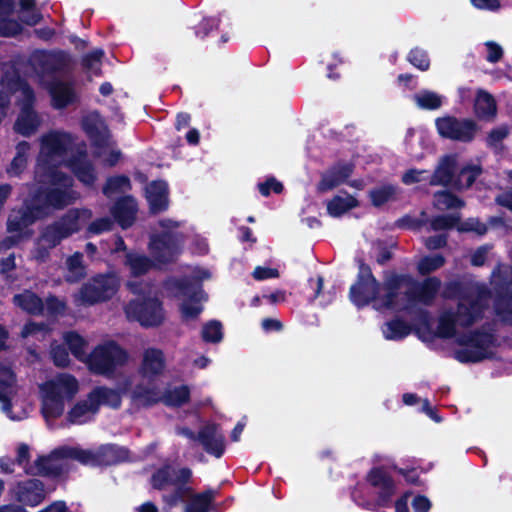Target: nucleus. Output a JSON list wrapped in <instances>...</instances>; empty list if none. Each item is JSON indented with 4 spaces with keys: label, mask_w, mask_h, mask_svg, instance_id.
Segmentation results:
<instances>
[{
    "label": "nucleus",
    "mask_w": 512,
    "mask_h": 512,
    "mask_svg": "<svg viewBox=\"0 0 512 512\" xmlns=\"http://www.w3.org/2000/svg\"><path fill=\"white\" fill-rule=\"evenodd\" d=\"M457 161L453 155H445L441 158L428 183L431 186H449L454 183L456 177Z\"/></svg>",
    "instance_id": "27"
},
{
    "label": "nucleus",
    "mask_w": 512,
    "mask_h": 512,
    "mask_svg": "<svg viewBox=\"0 0 512 512\" xmlns=\"http://www.w3.org/2000/svg\"><path fill=\"white\" fill-rule=\"evenodd\" d=\"M88 413H98V409L95 406V402L90 392L87 394L86 399L80 400L74 404V406L68 411L66 418L71 424H84L87 422L85 416Z\"/></svg>",
    "instance_id": "37"
},
{
    "label": "nucleus",
    "mask_w": 512,
    "mask_h": 512,
    "mask_svg": "<svg viewBox=\"0 0 512 512\" xmlns=\"http://www.w3.org/2000/svg\"><path fill=\"white\" fill-rule=\"evenodd\" d=\"M454 314L458 325L463 328H469L482 318L483 309L478 299H472L468 304L460 301Z\"/></svg>",
    "instance_id": "29"
},
{
    "label": "nucleus",
    "mask_w": 512,
    "mask_h": 512,
    "mask_svg": "<svg viewBox=\"0 0 512 512\" xmlns=\"http://www.w3.org/2000/svg\"><path fill=\"white\" fill-rule=\"evenodd\" d=\"M164 288L175 297H184L180 311L184 319H195L203 311L202 301L207 300L202 283L196 279L184 277H170L164 282Z\"/></svg>",
    "instance_id": "5"
},
{
    "label": "nucleus",
    "mask_w": 512,
    "mask_h": 512,
    "mask_svg": "<svg viewBox=\"0 0 512 512\" xmlns=\"http://www.w3.org/2000/svg\"><path fill=\"white\" fill-rule=\"evenodd\" d=\"M70 62L69 54L65 51L44 52L39 64L42 70L48 74H54L65 70Z\"/></svg>",
    "instance_id": "35"
},
{
    "label": "nucleus",
    "mask_w": 512,
    "mask_h": 512,
    "mask_svg": "<svg viewBox=\"0 0 512 512\" xmlns=\"http://www.w3.org/2000/svg\"><path fill=\"white\" fill-rule=\"evenodd\" d=\"M166 367L164 352L159 348L149 347L144 350L139 373L148 379L160 376Z\"/></svg>",
    "instance_id": "24"
},
{
    "label": "nucleus",
    "mask_w": 512,
    "mask_h": 512,
    "mask_svg": "<svg viewBox=\"0 0 512 512\" xmlns=\"http://www.w3.org/2000/svg\"><path fill=\"white\" fill-rule=\"evenodd\" d=\"M358 273L349 289V300L358 309L373 304L376 309L403 312L408 305L403 304L401 289L404 283L413 281L409 274L386 270L380 282L371 267L363 259L357 260Z\"/></svg>",
    "instance_id": "1"
},
{
    "label": "nucleus",
    "mask_w": 512,
    "mask_h": 512,
    "mask_svg": "<svg viewBox=\"0 0 512 512\" xmlns=\"http://www.w3.org/2000/svg\"><path fill=\"white\" fill-rule=\"evenodd\" d=\"M129 355L116 341L96 346L87 356L89 370L96 375L111 376L115 370L126 364Z\"/></svg>",
    "instance_id": "7"
},
{
    "label": "nucleus",
    "mask_w": 512,
    "mask_h": 512,
    "mask_svg": "<svg viewBox=\"0 0 512 512\" xmlns=\"http://www.w3.org/2000/svg\"><path fill=\"white\" fill-rule=\"evenodd\" d=\"M52 224H114L108 217L92 220V212L86 208L69 209L60 221Z\"/></svg>",
    "instance_id": "34"
},
{
    "label": "nucleus",
    "mask_w": 512,
    "mask_h": 512,
    "mask_svg": "<svg viewBox=\"0 0 512 512\" xmlns=\"http://www.w3.org/2000/svg\"><path fill=\"white\" fill-rule=\"evenodd\" d=\"M81 226H45L42 230L38 241L40 244L46 245L53 249L61 243V241L73 233L79 232Z\"/></svg>",
    "instance_id": "30"
},
{
    "label": "nucleus",
    "mask_w": 512,
    "mask_h": 512,
    "mask_svg": "<svg viewBox=\"0 0 512 512\" xmlns=\"http://www.w3.org/2000/svg\"><path fill=\"white\" fill-rule=\"evenodd\" d=\"M46 307L47 313L51 316L63 315L67 306L66 303L60 300L55 295H49L44 303V308Z\"/></svg>",
    "instance_id": "63"
},
{
    "label": "nucleus",
    "mask_w": 512,
    "mask_h": 512,
    "mask_svg": "<svg viewBox=\"0 0 512 512\" xmlns=\"http://www.w3.org/2000/svg\"><path fill=\"white\" fill-rule=\"evenodd\" d=\"M357 206L358 201L352 195L347 194L346 197L336 195L327 203V211L329 215L339 217Z\"/></svg>",
    "instance_id": "44"
},
{
    "label": "nucleus",
    "mask_w": 512,
    "mask_h": 512,
    "mask_svg": "<svg viewBox=\"0 0 512 512\" xmlns=\"http://www.w3.org/2000/svg\"><path fill=\"white\" fill-rule=\"evenodd\" d=\"M434 205L439 210H451V212L436 216L428 224H481L478 220L473 222V219L462 222V216L458 210L465 206V202L451 191L444 190L436 192L434 194ZM394 224L427 223L422 220L411 219L409 216H404L396 220Z\"/></svg>",
    "instance_id": "8"
},
{
    "label": "nucleus",
    "mask_w": 512,
    "mask_h": 512,
    "mask_svg": "<svg viewBox=\"0 0 512 512\" xmlns=\"http://www.w3.org/2000/svg\"><path fill=\"white\" fill-rule=\"evenodd\" d=\"M16 84L21 91V109L34 110L36 101L35 92L29 83L21 78H17Z\"/></svg>",
    "instance_id": "58"
},
{
    "label": "nucleus",
    "mask_w": 512,
    "mask_h": 512,
    "mask_svg": "<svg viewBox=\"0 0 512 512\" xmlns=\"http://www.w3.org/2000/svg\"><path fill=\"white\" fill-rule=\"evenodd\" d=\"M197 441L210 455L220 458L225 452V436L216 423L202 426L197 433Z\"/></svg>",
    "instance_id": "18"
},
{
    "label": "nucleus",
    "mask_w": 512,
    "mask_h": 512,
    "mask_svg": "<svg viewBox=\"0 0 512 512\" xmlns=\"http://www.w3.org/2000/svg\"><path fill=\"white\" fill-rule=\"evenodd\" d=\"M419 317L422 327L417 328L416 333L423 341H430L436 337L440 339H452L456 337V326L458 322L455 318L454 310L447 309L439 315L436 331L432 330L428 311L422 310Z\"/></svg>",
    "instance_id": "12"
},
{
    "label": "nucleus",
    "mask_w": 512,
    "mask_h": 512,
    "mask_svg": "<svg viewBox=\"0 0 512 512\" xmlns=\"http://www.w3.org/2000/svg\"><path fill=\"white\" fill-rule=\"evenodd\" d=\"M120 288V279L115 273L97 274L84 283L79 290L82 304L92 306L111 300Z\"/></svg>",
    "instance_id": "9"
},
{
    "label": "nucleus",
    "mask_w": 512,
    "mask_h": 512,
    "mask_svg": "<svg viewBox=\"0 0 512 512\" xmlns=\"http://www.w3.org/2000/svg\"><path fill=\"white\" fill-rule=\"evenodd\" d=\"M137 212V202L131 195L118 198L110 210L116 224H134Z\"/></svg>",
    "instance_id": "26"
},
{
    "label": "nucleus",
    "mask_w": 512,
    "mask_h": 512,
    "mask_svg": "<svg viewBox=\"0 0 512 512\" xmlns=\"http://www.w3.org/2000/svg\"><path fill=\"white\" fill-rule=\"evenodd\" d=\"M68 275L66 281L70 283L79 282L86 276V268L83 265V254L75 252L67 258Z\"/></svg>",
    "instance_id": "47"
},
{
    "label": "nucleus",
    "mask_w": 512,
    "mask_h": 512,
    "mask_svg": "<svg viewBox=\"0 0 512 512\" xmlns=\"http://www.w3.org/2000/svg\"><path fill=\"white\" fill-rule=\"evenodd\" d=\"M493 288L495 291L494 309L503 323L512 324V289L508 275H502L500 268L493 270Z\"/></svg>",
    "instance_id": "14"
},
{
    "label": "nucleus",
    "mask_w": 512,
    "mask_h": 512,
    "mask_svg": "<svg viewBox=\"0 0 512 512\" xmlns=\"http://www.w3.org/2000/svg\"><path fill=\"white\" fill-rule=\"evenodd\" d=\"M97 409L101 405H107L113 409H119L122 404V397L118 390L106 386H96L90 391Z\"/></svg>",
    "instance_id": "36"
},
{
    "label": "nucleus",
    "mask_w": 512,
    "mask_h": 512,
    "mask_svg": "<svg viewBox=\"0 0 512 512\" xmlns=\"http://www.w3.org/2000/svg\"><path fill=\"white\" fill-rule=\"evenodd\" d=\"M413 100L422 110H437L442 106L441 96L430 90H422L414 94Z\"/></svg>",
    "instance_id": "51"
},
{
    "label": "nucleus",
    "mask_w": 512,
    "mask_h": 512,
    "mask_svg": "<svg viewBox=\"0 0 512 512\" xmlns=\"http://www.w3.org/2000/svg\"><path fill=\"white\" fill-rule=\"evenodd\" d=\"M131 189L130 178L126 175H115L107 178L102 193L110 197L113 194Z\"/></svg>",
    "instance_id": "52"
},
{
    "label": "nucleus",
    "mask_w": 512,
    "mask_h": 512,
    "mask_svg": "<svg viewBox=\"0 0 512 512\" xmlns=\"http://www.w3.org/2000/svg\"><path fill=\"white\" fill-rule=\"evenodd\" d=\"M72 144L69 133L52 131L41 140V153L47 157H63Z\"/></svg>",
    "instance_id": "22"
},
{
    "label": "nucleus",
    "mask_w": 512,
    "mask_h": 512,
    "mask_svg": "<svg viewBox=\"0 0 512 512\" xmlns=\"http://www.w3.org/2000/svg\"><path fill=\"white\" fill-rule=\"evenodd\" d=\"M64 340L68 347L67 350L71 352L77 360L83 361L87 359L85 351L87 342L80 334L76 331L66 332Z\"/></svg>",
    "instance_id": "46"
},
{
    "label": "nucleus",
    "mask_w": 512,
    "mask_h": 512,
    "mask_svg": "<svg viewBox=\"0 0 512 512\" xmlns=\"http://www.w3.org/2000/svg\"><path fill=\"white\" fill-rule=\"evenodd\" d=\"M435 126L442 138L462 143L472 142L480 129L477 122L471 118H457L451 115L438 117Z\"/></svg>",
    "instance_id": "11"
},
{
    "label": "nucleus",
    "mask_w": 512,
    "mask_h": 512,
    "mask_svg": "<svg viewBox=\"0 0 512 512\" xmlns=\"http://www.w3.org/2000/svg\"><path fill=\"white\" fill-rule=\"evenodd\" d=\"M162 395V403L167 407L179 408L188 404L191 400L190 388L182 384L173 389H165Z\"/></svg>",
    "instance_id": "41"
},
{
    "label": "nucleus",
    "mask_w": 512,
    "mask_h": 512,
    "mask_svg": "<svg viewBox=\"0 0 512 512\" xmlns=\"http://www.w3.org/2000/svg\"><path fill=\"white\" fill-rule=\"evenodd\" d=\"M201 336L204 342L219 343L223 339V326L218 320H210L203 325Z\"/></svg>",
    "instance_id": "55"
},
{
    "label": "nucleus",
    "mask_w": 512,
    "mask_h": 512,
    "mask_svg": "<svg viewBox=\"0 0 512 512\" xmlns=\"http://www.w3.org/2000/svg\"><path fill=\"white\" fill-rule=\"evenodd\" d=\"M473 111L479 120H493L497 115L495 98L487 91L479 89L474 100Z\"/></svg>",
    "instance_id": "31"
},
{
    "label": "nucleus",
    "mask_w": 512,
    "mask_h": 512,
    "mask_svg": "<svg viewBox=\"0 0 512 512\" xmlns=\"http://www.w3.org/2000/svg\"><path fill=\"white\" fill-rule=\"evenodd\" d=\"M84 130L94 147L104 148L107 145V136L96 124L85 123Z\"/></svg>",
    "instance_id": "60"
},
{
    "label": "nucleus",
    "mask_w": 512,
    "mask_h": 512,
    "mask_svg": "<svg viewBox=\"0 0 512 512\" xmlns=\"http://www.w3.org/2000/svg\"><path fill=\"white\" fill-rule=\"evenodd\" d=\"M184 245L183 234L167 230L151 234L148 249L156 263L167 265L177 261L183 253Z\"/></svg>",
    "instance_id": "10"
},
{
    "label": "nucleus",
    "mask_w": 512,
    "mask_h": 512,
    "mask_svg": "<svg viewBox=\"0 0 512 512\" xmlns=\"http://www.w3.org/2000/svg\"><path fill=\"white\" fill-rule=\"evenodd\" d=\"M406 60L418 70L425 72L430 68V58L426 50L420 47L412 48L407 56Z\"/></svg>",
    "instance_id": "56"
},
{
    "label": "nucleus",
    "mask_w": 512,
    "mask_h": 512,
    "mask_svg": "<svg viewBox=\"0 0 512 512\" xmlns=\"http://www.w3.org/2000/svg\"><path fill=\"white\" fill-rule=\"evenodd\" d=\"M13 304L29 315L40 316L44 313L43 300L35 292L28 289L15 294Z\"/></svg>",
    "instance_id": "33"
},
{
    "label": "nucleus",
    "mask_w": 512,
    "mask_h": 512,
    "mask_svg": "<svg viewBox=\"0 0 512 512\" xmlns=\"http://www.w3.org/2000/svg\"><path fill=\"white\" fill-rule=\"evenodd\" d=\"M43 400L41 413L45 419L59 418L65 408V398L72 400L79 390L75 376L61 373L54 380L42 384Z\"/></svg>",
    "instance_id": "3"
},
{
    "label": "nucleus",
    "mask_w": 512,
    "mask_h": 512,
    "mask_svg": "<svg viewBox=\"0 0 512 512\" xmlns=\"http://www.w3.org/2000/svg\"><path fill=\"white\" fill-rule=\"evenodd\" d=\"M258 191L264 196L268 197L271 192L275 194H280L284 190L283 184L278 181L274 176L268 177L264 182L258 183Z\"/></svg>",
    "instance_id": "62"
},
{
    "label": "nucleus",
    "mask_w": 512,
    "mask_h": 512,
    "mask_svg": "<svg viewBox=\"0 0 512 512\" xmlns=\"http://www.w3.org/2000/svg\"><path fill=\"white\" fill-rule=\"evenodd\" d=\"M53 454V450L47 456H38L34 461V466L27 468L25 471L29 475H39L44 477L58 478L63 474V467L55 464L53 460H62Z\"/></svg>",
    "instance_id": "28"
},
{
    "label": "nucleus",
    "mask_w": 512,
    "mask_h": 512,
    "mask_svg": "<svg viewBox=\"0 0 512 512\" xmlns=\"http://www.w3.org/2000/svg\"><path fill=\"white\" fill-rule=\"evenodd\" d=\"M48 214V207L36 200L24 201L19 209L12 210L6 224H33Z\"/></svg>",
    "instance_id": "20"
},
{
    "label": "nucleus",
    "mask_w": 512,
    "mask_h": 512,
    "mask_svg": "<svg viewBox=\"0 0 512 512\" xmlns=\"http://www.w3.org/2000/svg\"><path fill=\"white\" fill-rule=\"evenodd\" d=\"M15 382V374L13 370L2 363H0V402L5 409L12 407L9 391Z\"/></svg>",
    "instance_id": "43"
},
{
    "label": "nucleus",
    "mask_w": 512,
    "mask_h": 512,
    "mask_svg": "<svg viewBox=\"0 0 512 512\" xmlns=\"http://www.w3.org/2000/svg\"><path fill=\"white\" fill-rule=\"evenodd\" d=\"M155 260L143 254L129 252L125 256V265L129 267L133 277H140L147 274L154 268Z\"/></svg>",
    "instance_id": "40"
},
{
    "label": "nucleus",
    "mask_w": 512,
    "mask_h": 512,
    "mask_svg": "<svg viewBox=\"0 0 512 512\" xmlns=\"http://www.w3.org/2000/svg\"><path fill=\"white\" fill-rule=\"evenodd\" d=\"M214 497V491L211 489L195 494L186 505L184 512H209Z\"/></svg>",
    "instance_id": "48"
},
{
    "label": "nucleus",
    "mask_w": 512,
    "mask_h": 512,
    "mask_svg": "<svg viewBox=\"0 0 512 512\" xmlns=\"http://www.w3.org/2000/svg\"><path fill=\"white\" fill-rule=\"evenodd\" d=\"M365 479L369 485L378 489L376 505L388 507L396 490L392 476L383 466H376L368 471Z\"/></svg>",
    "instance_id": "15"
},
{
    "label": "nucleus",
    "mask_w": 512,
    "mask_h": 512,
    "mask_svg": "<svg viewBox=\"0 0 512 512\" xmlns=\"http://www.w3.org/2000/svg\"><path fill=\"white\" fill-rule=\"evenodd\" d=\"M8 236L0 241V252L11 249L21 241L30 239L34 234L31 226H7Z\"/></svg>",
    "instance_id": "42"
},
{
    "label": "nucleus",
    "mask_w": 512,
    "mask_h": 512,
    "mask_svg": "<svg viewBox=\"0 0 512 512\" xmlns=\"http://www.w3.org/2000/svg\"><path fill=\"white\" fill-rule=\"evenodd\" d=\"M131 400L139 408H151L162 402V395L156 387L137 384L131 392Z\"/></svg>",
    "instance_id": "32"
},
{
    "label": "nucleus",
    "mask_w": 512,
    "mask_h": 512,
    "mask_svg": "<svg viewBox=\"0 0 512 512\" xmlns=\"http://www.w3.org/2000/svg\"><path fill=\"white\" fill-rule=\"evenodd\" d=\"M20 8L28 13L21 17V21L28 26H35L42 20V14L35 9V0H20Z\"/></svg>",
    "instance_id": "57"
},
{
    "label": "nucleus",
    "mask_w": 512,
    "mask_h": 512,
    "mask_svg": "<svg viewBox=\"0 0 512 512\" xmlns=\"http://www.w3.org/2000/svg\"><path fill=\"white\" fill-rule=\"evenodd\" d=\"M123 310L128 321L137 322L143 328H156L165 321L163 302L157 297L143 296L131 299Z\"/></svg>",
    "instance_id": "6"
},
{
    "label": "nucleus",
    "mask_w": 512,
    "mask_h": 512,
    "mask_svg": "<svg viewBox=\"0 0 512 512\" xmlns=\"http://www.w3.org/2000/svg\"><path fill=\"white\" fill-rule=\"evenodd\" d=\"M146 198L152 214H159L168 209L169 187L165 180H154L146 188Z\"/></svg>",
    "instance_id": "23"
},
{
    "label": "nucleus",
    "mask_w": 512,
    "mask_h": 512,
    "mask_svg": "<svg viewBox=\"0 0 512 512\" xmlns=\"http://www.w3.org/2000/svg\"><path fill=\"white\" fill-rule=\"evenodd\" d=\"M445 264V257L442 254L427 255L422 257L417 264V271L420 275H428Z\"/></svg>",
    "instance_id": "54"
},
{
    "label": "nucleus",
    "mask_w": 512,
    "mask_h": 512,
    "mask_svg": "<svg viewBox=\"0 0 512 512\" xmlns=\"http://www.w3.org/2000/svg\"><path fill=\"white\" fill-rule=\"evenodd\" d=\"M354 168L355 165L352 162L340 160L334 163L321 174V178L316 185L317 191L325 193L345 183L353 174Z\"/></svg>",
    "instance_id": "17"
},
{
    "label": "nucleus",
    "mask_w": 512,
    "mask_h": 512,
    "mask_svg": "<svg viewBox=\"0 0 512 512\" xmlns=\"http://www.w3.org/2000/svg\"><path fill=\"white\" fill-rule=\"evenodd\" d=\"M192 478V471L188 467H182L178 470L173 481L174 489L170 494L162 496V500L170 507L177 506L187 498L193 496V488L188 485Z\"/></svg>",
    "instance_id": "19"
},
{
    "label": "nucleus",
    "mask_w": 512,
    "mask_h": 512,
    "mask_svg": "<svg viewBox=\"0 0 512 512\" xmlns=\"http://www.w3.org/2000/svg\"><path fill=\"white\" fill-rule=\"evenodd\" d=\"M172 467L169 464H165L154 471L150 478V483L153 489L162 491L167 485L173 484L172 479Z\"/></svg>",
    "instance_id": "53"
},
{
    "label": "nucleus",
    "mask_w": 512,
    "mask_h": 512,
    "mask_svg": "<svg viewBox=\"0 0 512 512\" xmlns=\"http://www.w3.org/2000/svg\"><path fill=\"white\" fill-rule=\"evenodd\" d=\"M220 20L215 17H206L195 28V36L200 39L207 37L213 30L219 28Z\"/></svg>",
    "instance_id": "61"
},
{
    "label": "nucleus",
    "mask_w": 512,
    "mask_h": 512,
    "mask_svg": "<svg viewBox=\"0 0 512 512\" xmlns=\"http://www.w3.org/2000/svg\"><path fill=\"white\" fill-rule=\"evenodd\" d=\"M67 166L74 176L85 186L91 187L97 179L93 163L87 159L86 153L79 152L73 155L67 162Z\"/></svg>",
    "instance_id": "25"
},
{
    "label": "nucleus",
    "mask_w": 512,
    "mask_h": 512,
    "mask_svg": "<svg viewBox=\"0 0 512 512\" xmlns=\"http://www.w3.org/2000/svg\"><path fill=\"white\" fill-rule=\"evenodd\" d=\"M482 173L483 167L481 164L467 163L457 172L453 187L458 190L468 189L472 187Z\"/></svg>",
    "instance_id": "38"
},
{
    "label": "nucleus",
    "mask_w": 512,
    "mask_h": 512,
    "mask_svg": "<svg viewBox=\"0 0 512 512\" xmlns=\"http://www.w3.org/2000/svg\"><path fill=\"white\" fill-rule=\"evenodd\" d=\"M53 454L90 467H110L130 460V450L115 443L102 444L96 450L60 446L53 450Z\"/></svg>",
    "instance_id": "2"
},
{
    "label": "nucleus",
    "mask_w": 512,
    "mask_h": 512,
    "mask_svg": "<svg viewBox=\"0 0 512 512\" xmlns=\"http://www.w3.org/2000/svg\"><path fill=\"white\" fill-rule=\"evenodd\" d=\"M385 325L386 329L383 330V333L388 340H402L412 331V327L405 320L398 317L386 322Z\"/></svg>",
    "instance_id": "45"
},
{
    "label": "nucleus",
    "mask_w": 512,
    "mask_h": 512,
    "mask_svg": "<svg viewBox=\"0 0 512 512\" xmlns=\"http://www.w3.org/2000/svg\"><path fill=\"white\" fill-rule=\"evenodd\" d=\"M71 203V196L68 190L62 188H49L45 193V204L48 208L62 209Z\"/></svg>",
    "instance_id": "50"
},
{
    "label": "nucleus",
    "mask_w": 512,
    "mask_h": 512,
    "mask_svg": "<svg viewBox=\"0 0 512 512\" xmlns=\"http://www.w3.org/2000/svg\"><path fill=\"white\" fill-rule=\"evenodd\" d=\"M412 286L404 294L402 293L403 304L408 305V309L417 303L424 306H431L441 288V280L436 276L425 278L422 282L413 279L412 282L404 283Z\"/></svg>",
    "instance_id": "13"
},
{
    "label": "nucleus",
    "mask_w": 512,
    "mask_h": 512,
    "mask_svg": "<svg viewBox=\"0 0 512 512\" xmlns=\"http://www.w3.org/2000/svg\"><path fill=\"white\" fill-rule=\"evenodd\" d=\"M12 494L23 507L38 506L46 497L44 483L36 478L18 481L12 489Z\"/></svg>",
    "instance_id": "16"
},
{
    "label": "nucleus",
    "mask_w": 512,
    "mask_h": 512,
    "mask_svg": "<svg viewBox=\"0 0 512 512\" xmlns=\"http://www.w3.org/2000/svg\"><path fill=\"white\" fill-rule=\"evenodd\" d=\"M53 108L62 110L78 101V95L72 82L62 80L51 81L48 86Z\"/></svg>",
    "instance_id": "21"
},
{
    "label": "nucleus",
    "mask_w": 512,
    "mask_h": 512,
    "mask_svg": "<svg viewBox=\"0 0 512 512\" xmlns=\"http://www.w3.org/2000/svg\"><path fill=\"white\" fill-rule=\"evenodd\" d=\"M39 125L40 119L35 110H20L14 130L24 137H29L37 131Z\"/></svg>",
    "instance_id": "39"
},
{
    "label": "nucleus",
    "mask_w": 512,
    "mask_h": 512,
    "mask_svg": "<svg viewBox=\"0 0 512 512\" xmlns=\"http://www.w3.org/2000/svg\"><path fill=\"white\" fill-rule=\"evenodd\" d=\"M51 357L55 366L66 368L70 364L69 351L63 345H57L51 350Z\"/></svg>",
    "instance_id": "64"
},
{
    "label": "nucleus",
    "mask_w": 512,
    "mask_h": 512,
    "mask_svg": "<svg viewBox=\"0 0 512 512\" xmlns=\"http://www.w3.org/2000/svg\"><path fill=\"white\" fill-rule=\"evenodd\" d=\"M496 335L493 329L485 330V326L464 332L456 337V343L464 348L454 352V358L463 364L480 363L493 358L490 350L495 345Z\"/></svg>",
    "instance_id": "4"
},
{
    "label": "nucleus",
    "mask_w": 512,
    "mask_h": 512,
    "mask_svg": "<svg viewBox=\"0 0 512 512\" xmlns=\"http://www.w3.org/2000/svg\"><path fill=\"white\" fill-rule=\"evenodd\" d=\"M397 188L391 184L382 185L369 191V198L374 207L380 208L384 204L395 200Z\"/></svg>",
    "instance_id": "49"
},
{
    "label": "nucleus",
    "mask_w": 512,
    "mask_h": 512,
    "mask_svg": "<svg viewBox=\"0 0 512 512\" xmlns=\"http://www.w3.org/2000/svg\"><path fill=\"white\" fill-rule=\"evenodd\" d=\"M8 15H0V37L10 38L22 33V24L7 17Z\"/></svg>",
    "instance_id": "59"
}]
</instances>
